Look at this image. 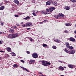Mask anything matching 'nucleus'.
I'll list each match as a JSON object with an SVG mask.
<instances>
[{
  "instance_id": "nucleus-4",
  "label": "nucleus",
  "mask_w": 76,
  "mask_h": 76,
  "mask_svg": "<svg viewBox=\"0 0 76 76\" xmlns=\"http://www.w3.org/2000/svg\"><path fill=\"white\" fill-rule=\"evenodd\" d=\"M26 26H32V23L30 22H27L26 23Z\"/></svg>"
},
{
  "instance_id": "nucleus-26",
  "label": "nucleus",
  "mask_w": 76,
  "mask_h": 76,
  "mask_svg": "<svg viewBox=\"0 0 76 76\" xmlns=\"http://www.w3.org/2000/svg\"><path fill=\"white\" fill-rule=\"evenodd\" d=\"M30 62H31L32 63H33L35 62V60H30Z\"/></svg>"
},
{
  "instance_id": "nucleus-42",
  "label": "nucleus",
  "mask_w": 76,
  "mask_h": 76,
  "mask_svg": "<svg viewBox=\"0 0 76 76\" xmlns=\"http://www.w3.org/2000/svg\"><path fill=\"white\" fill-rule=\"evenodd\" d=\"M59 61L60 63H63V61Z\"/></svg>"
},
{
  "instance_id": "nucleus-1",
  "label": "nucleus",
  "mask_w": 76,
  "mask_h": 76,
  "mask_svg": "<svg viewBox=\"0 0 76 76\" xmlns=\"http://www.w3.org/2000/svg\"><path fill=\"white\" fill-rule=\"evenodd\" d=\"M18 36V34H10L8 35L7 37L9 38H15L17 37Z\"/></svg>"
},
{
  "instance_id": "nucleus-20",
  "label": "nucleus",
  "mask_w": 76,
  "mask_h": 76,
  "mask_svg": "<svg viewBox=\"0 0 76 76\" xmlns=\"http://www.w3.org/2000/svg\"><path fill=\"white\" fill-rule=\"evenodd\" d=\"M14 2L15 3L17 4H19V1L17 0H15L14 1Z\"/></svg>"
},
{
  "instance_id": "nucleus-27",
  "label": "nucleus",
  "mask_w": 76,
  "mask_h": 76,
  "mask_svg": "<svg viewBox=\"0 0 76 76\" xmlns=\"http://www.w3.org/2000/svg\"><path fill=\"white\" fill-rule=\"evenodd\" d=\"M30 18L29 17H26V18H24V19H25L26 20H27V19H30Z\"/></svg>"
},
{
  "instance_id": "nucleus-13",
  "label": "nucleus",
  "mask_w": 76,
  "mask_h": 76,
  "mask_svg": "<svg viewBox=\"0 0 76 76\" xmlns=\"http://www.w3.org/2000/svg\"><path fill=\"white\" fill-rule=\"evenodd\" d=\"M65 25L66 26H71V25H72L70 23H65Z\"/></svg>"
},
{
  "instance_id": "nucleus-43",
  "label": "nucleus",
  "mask_w": 76,
  "mask_h": 76,
  "mask_svg": "<svg viewBox=\"0 0 76 76\" xmlns=\"http://www.w3.org/2000/svg\"><path fill=\"white\" fill-rule=\"evenodd\" d=\"M12 56H16V54L12 55Z\"/></svg>"
},
{
  "instance_id": "nucleus-10",
  "label": "nucleus",
  "mask_w": 76,
  "mask_h": 76,
  "mask_svg": "<svg viewBox=\"0 0 76 76\" xmlns=\"http://www.w3.org/2000/svg\"><path fill=\"white\" fill-rule=\"evenodd\" d=\"M53 40L55 42H58V43H60V42H61V41L59 40H58L57 39H56L55 40L53 39Z\"/></svg>"
},
{
  "instance_id": "nucleus-31",
  "label": "nucleus",
  "mask_w": 76,
  "mask_h": 76,
  "mask_svg": "<svg viewBox=\"0 0 76 76\" xmlns=\"http://www.w3.org/2000/svg\"><path fill=\"white\" fill-rule=\"evenodd\" d=\"M71 1L73 3H75L76 2V0H71Z\"/></svg>"
},
{
  "instance_id": "nucleus-28",
  "label": "nucleus",
  "mask_w": 76,
  "mask_h": 76,
  "mask_svg": "<svg viewBox=\"0 0 76 76\" xmlns=\"http://www.w3.org/2000/svg\"><path fill=\"white\" fill-rule=\"evenodd\" d=\"M53 48V49H56L57 48V47H56L55 46H52Z\"/></svg>"
},
{
  "instance_id": "nucleus-41",
  "label": "nucleus",
  "mask_w": 76,
  "mask_h": 76,
  "mask_svg": "<svg viewBox=\"0 0 76 76\" xmlns=\"http://www.w3.org/2000/svg\"><path fill=\"white\" fill-rule=\"evenodd\" d=\"M26 53H27V54H29L30 53V52H29V51H27Z\"/></svg>"
},
{
  "instance_id": "nucleus-46",
  "label": "nucleus",
  "mask_w": 76,
  "mask_h": 76,
  "mask_svg": "<svg viewBox=\"0 0 76 76\" xmlns=\"http://www.w3.org/2000/svg\"><path fill=\"white\" fill-rule=\"evenodd\" d=\"M27 30H30V28H28L27 29Z\"/></svg>"
},
{
  "instance_id": "nucleus-38",
  "label": "nucleus",
  "mask_w": 76,
  "mask_h": 76,
  "mask_svg": "<svg viewBox=\"0 0 76 76\" xmlns=\"http://www.w3.org/2000/svg\"><path fill=\"white\" fill-rule=\"evenodd\" d=\"M46 11L47 12H49V10L47 9H46Z\"/></svg>"
},
{
  "instance_id": "nucleus-8",
  "label": "nucleus",
  "mask_w": 76,
  "mask_h": 76,
  "mask_svg": "<svg viewBox=\"0 0 76 76\" xmlns=\"http://www.w3.org/2000/svg\"><path fill=\"white\" fill-rule=\"evenodd\" d=\"M64 9L66 10H70V7L69 6H65L64 7Z\"/></svg>"
},
{
  "instance_id": "nucleus-2",
  "label": "nucleus",
  "mask_w": 76,
  "mask_h": 76,
  "mask_svg": "<svg viewBox=\"0 0 76 76\" xmlns=\"http://www.w3.org/2000/svg\"><path fill=\"white\" fill-rule=\"evenodd\" d=\"M65 44L67 48H69L70 50H73V47L70 46L69 43L66 42V43Z\"/></svg>"
},
{
  "instance_id": "nucleus-25",
  "label": "nucleus",
  "mask_w": 76,
  "mask_h": 76,
  "mask_svg": "<svg viewBox=\"0 0 76 76\" xmlns=\"http://www.w3.org/2000/svg\"><path fill=\"white\" fill-rule=\"evenodd\" d=\"M53 5H55V6H57V3L56 2H54L53 3Z\"/></svg>"
},
{
  "instance_id": "nucleus-50",
  "label": "nucleus",
  "mask_w": 76,
  "mask_h": 76,
  "mask_svg": "<svg viewBox=\"0 0 76 76\" xmlns=\"http://www.w3.org/2000/svg\"><path fill=\"white\" fill-rule=\"evenodd\" d=\"M16 28H17V27L16 26H15V27H14V28H15V29H16Z\"/></svg>"
},
{
  "instance_id": "nucleus-56",
  "label": "nucleus",
  "mask_w": 76,
  "mask_h": 76,
  "mask_svg": "<svg viewBox=\"0 0 76 76\" xmlns=\"http://www.w3.org/2000/svg\"><path fill=\"white\" fill-rule=\"evenodd\" d=\"M75 27H76V24L75 25Z\"/></svg>"
},
{
  "instance_id": "nucleus-63",
  "label": "nucleus",
  "mask_w": 76,
  "mask_h": 76,
  "mask_svg": "<svg viewBox=\"0 0 76 76\" xmlns=\"http://www.w3.org/2000/svg\"><path fill=\"white\" fill-rule=\"evenodd\" d=\"M0 50H1V49H0Z\"/></svg>"
},
{
  "instance_id": "nucleus-57",
  "label": "nucleus",
  "mask_w": 76,
  "mask_h": 76,
  "mask_svg": "<svg viewBox=\"0 0 76 76\" xmlns=\"http://www.w3.org/2000/svg\"><path fill=\"white\" fill-rule=\"evenodd\" d=\"M61 76H64V75H61Z\"/></svg>"
},
{
  "instance_id": "nucleus-18",
  "label": "nucleus",
  "mask_w": 76,
  "mask_h": 76,
  "mask_svg": "<svg viewBox=\"0 0 76 76\" xmlns=\"http://www.w3.org/2000/svg\"><path fill=\"white\" fill-rule=\"evenodd\" d=\"M22 68H23V70H26V72H29V70H28L27 69H26V68H25L23 67H22Z\"/></svg>"
},
{
  "instance_id": "nucleus-16",
  "label": "nucleus",
  "mask_w": 76,
  "mask_h": 76,
  "mask_svg": "<svg viewBox=\"0 0 76 76\" xmlns=\"http://www.w3.org/2000/svg\"><path fill=\"white\" fill-rule=\"evenodd\" d=\"M68 66L71 69H73L74 67H73V66L72 65H68Z\"/></svg>"
},
{
  "instance_id": "nucleus-12",
  "label": "nucleus",
  "mask_w": 76,
  "mask_h": 76,
  "mask_svg": "<svg viewBox=\"0 0 76 76\" xmlns=\"http://www.w3.org/2000/svg\"><path fill=\"white\" fill-rule=\"evenodd\" d=\"M59 17H61V18H64V16L63 14L61 13L59 14Z\"/></svg>"
},
{
  "instance_id": "nucleus-3",
  "label": "nucleus",
  "mask_w": 76,
  "mask_h": 76,
  "mask_svg": "<svg viewBox=\"0 0 76 76\" xmlns=\"http://www.w3.org/2000/svg\"><path fill=\"white\" fill-rule=\"evenodd\" d=\"M32 56L34 58H37L38 56V54L36 53H34L32 55Z\"/></svg>"
},
{
  "instance_id": "nucleus-15",
  "label": "nucleus",
  "mask_w": 76,
  "mask_h": 76,
  "mask_svg": "<svg viewBox=\"0 0 76 76\" xmlns=\"http://www.w3.org/2000/svg\"><path fill=\"white\" fill-rule=\"evenodd\" d=\"M58 69L59 70H64V68L62 66L59 67Z\"/></svg>"
},
{
  "instance_id": "nucleus-51",
  "label": "nucleus",
  "mask_w": 76,
  "mask_h": 76,
  "mask_svg": "<svg viewBox=\"0 0 76 76\" xmlns=\"http://www.w3.org/2000/svg\"><path fill=\"white\" fill-rule=\"evenodd\" d=\"M74 33L75 34H76V30L74 31Z\"/></svg>"
},
{
  "instance_id": "nucleus-35",
  "label": "nucleus",
  "mask_w": 76,
  "mask_h": 76,
  "mask_svg": "<svg viewBox=\"0 0 76 76\" xmlns=\"http://www.w3.org/2000/svg\"><path fill=\"white\" fill-rule=\"evenodd\" d=\"M38 73H39V74H41V75H42V76H44V75H43V74H42V73L41 72H39Z\"/></svg>"
},
{
  "instance_id": "nucleus-36",
  "label": "nucleus",
  "mask_w": 76,
  "mask_h": 76,
  "mask_svg": "<svg viewBox=\"0 0 76 76\" xmlns=\"http://www.w3.org/2000/svg\"><path fill=\"white\" fill-rule=\"evenodd\" d=\"M30 41H33V40H34L33 39H32V38H31L30 39Z\"/></svg>"
},
{
  "instance_id": "nucleus-6",
  "label": "nucleus",
  "mask_w": 76,
  "mask_h": 76,
  "mask_svg": "<svg viewBox=\"0 0 76 76\" xmlns=\"http://www.w3.org/2000/svg\"><path fill=\"white\" fill-rule=\"evenodd\" d=\"M46 61H42V65H43L45 66H47L46 64Z\"/></svg>"
},
{
  "instance_id": "nucleus-48",
  "label": "nucleus",
  "mask_w": 76,
  "mask_h": 76,
  "mask_svg": "<svg viewBox=\"0 0 76 76\" xmlns=\"http://www.w3.org/2000/svg\"><path fill=\"white\" fill-rule=\"evenodd\" d=\"M2 34V32L0 31V34Z\"/></svg>"
},
{
  "instance_id": "nucleus-21",
  "label": "nucleus",
  "mask_w": 76,
  "mask_h": 76,
  "mask_svg": "<svg viewBox=\"0 0 76 76\" xmlns=\"http://www.w3.org/2000/svg\"><path fill=\"white\" fill-rule=\"evenodd\" d=\"M46 64L47 65H46V66H48V65L49 66H50V64H51L50 63L48 62V61H46Z\"/></svg>"
},
{
  "instance_id": "nucleus-5",
  "label": "nucleus",
  "mask_w": 76,
  "mask_h": 76,
  "mask_svg": "<svg viewBox=\"0 0 76 76\" xmlns=\"http://www.w3.org/2000/svg\"><path fill=\"white\" fill-rule=\"evenodd\" d=\"M55 10V8L54 7H50L49 9V10L50 12H53V10Z\"/></svg>"
},
{
  "instance_id": "nucleus-19",
  "label": "nucleus",
  "mask_w": 76,
  "mask_h": 76,
  "mask_svg": "<svg viewBox=\"0 0 76 76\" xmlns=\"http://www.w3.org/2000/svg\"><path fill=\"white\" fill-rule=\"evenodd\" d=\"M13 66L14 68H15V69H16V68L18 67V65L16 64H15L13 65Z\"/></svg>"
},
{
  "instance_id": "nucleus-61",
  "label": "nucleus",
  "mask_w": 76,
  "mask_h": 76,
  "mask_svg": "<svg viewBox=\"0 0 76 76\" xmlns=\"http://www.w3.org/2000/svg\"><path fill=\"white\" fill-rule=\"evenodd\" d=\"M0 6H1V4H0Z\"/></svg>"
},
{
  "instance_id": "nucleus-22",
  "label": "nucleus",
  "mask_w": 76,
  "mask_h": 76,
  "mask_svg": "<svg viewBox=\"0 0 76 76\" xmlns=\"http://www.w3.org/2000/svg\"><path fill=\"white\" fill-rule=\"evenodd\" d=\"M4 9V6H2L0 7V10H3V9Z\"/></svg>"
},
{
  "instance_id": "nucleus-59",
  "label": "nucleus",
  "mask_w": 76,
  "mask_h": 76,
  "mask_svg": "<svg viewBox=\"0 0 76 76\" xmlns=\"http://www.w3.org/2000/svg\"><path fill=\"white\" fill-rule=\"evenodd\" d=\"M44 76H47L45 75H44Z\"/></svg>"
},
{
  "instance_id": "nucleus-32",
  "label": "nucleus",
  "mask_w": 76,
  "mask_h": 76,
  "mask_svg": "<svg viewBox=\"0 0 76 76\" xmlns=\"http://www.w3.org/2000/svg\"><path fill=\"white\" fill-rule=\"evenodd\" d=\"M64 32L65 33H68V31H67V30H65L64 31Z\"/></svg>"
},
{
  "instance_id": "nucleus-54",
  "label": "nucleus",
  "mask_w": 76,
  "mask_h": 76,
  "mask_svg": "<svg viewBox=\"0 0 76 76\" xmlns=\"http://www.w3.org/2000/svg\"><path fill=\"white\" fill-rule=\"evenodd\" d=\"M1 44V40H0V44Z\"/></svg>"
},
{
  "instance_id": "nucleus-53",
  "label": "nucleus",
  "mask_w": 76,
  "mask_h": 76,
  "mask_svg": "<svg viewBox=\"0 0 76 76\" xmlns=\"http://www.w3.org/2000/svg\"><path fill=\"white\" fill-rule=\"evenodd\" d=\"M1 60V58L0 57V60Z\"/></svg>"
},
{
  "instance_id": "nucleus-47",
  "label": "nucleus",
  "mask_w": 76,
  "mask_h": 76,
  "mask_svg": "<svg viewBox=\"0 0 76 76\" xmlns=\"http://www.w3.org/2000/svg\"><path fill=\"white\" fill-rule=\"evenodd\" d=\"M19 24H17V26H19Z\"/></svg>"
},
{
  "instance_id": "nucleus-14",
  "label": "nucleus",
  "mask_w": 76,
  "mask_h": 76,
  "mask_svg": "<svg viewBox=\"0 0 76 76\" xmlns=\"http://www.w3.org/2000/svg\"><path fill=\"white\" fill-rule=\"evenodd\" d=\"M75 50H71L70 51H69V53L70 54H74L75 53Z\"/></svg>"
},
{
  "instance_id": "nucleus-24",
  "label": "nucleus",
  "mask_w": 76,
  "mask_h": 76,
  "mask_svg": "<svg viewBox=\"0 0 76 76\" xmlns=\"http://www.w3.org/2000/svg\"><path fill=\"white\" fill-rule=\"evenodd\" d=\"M47 45L46 44H44L42 45V46L44 47H47Z\"/></svg>"
},
{
  "instance_id": "nucleus-11",
  "label": "nucleus",
  "mask_w": 76,
  "mask_h": 76,
  "mask_svg": "<svg viewBox=\"0 0 76 76\" xmlns=\"http://www.w3.org/2000/svg\"><path fill=\"white\" fill-rule=\"evenodd\" d=\"M9 32L10 33H11V34H13V33H14V29H11L10 30Z\"/></svg>"
},
{
  "instance_id": "nucleus-30",
  "label": "nucleus",
  "mask_w": 76,
  "mask_h": 76,
  "mask_svg": "<svg viewBox=\"0 0 76 76\" xmlns=\"http://www.w3.org/2000/svg\"><path fill=\"white\" fill-rule=\"evenodd\" d=\"M22 26L23 27H25V26H26V24H23L22 25Z\"/></svg>"
},
{
  "instance_id": "nucleus-45",
  "label": "nucleus",
  "mask_w": 76,
  "mask_h": 76,
  "mask_svg": "<svg viewBox=\"0 0 76 76\" xmlns=\"http://www.w3.org/2000/svg\"><path fill=\"white\" fill-rule=\"evenodd\" d=\"M0 52H1V53H4V51H3L2 50H1L0 51Z\"/></svg>"
},
{
  "instance_id": "nucleus-29",
  "label": "nucleus",
  "mask_w": 76,
  "mask_h": 76,
  "mask_svg": "<svg viewBox=\"0 0 76 76\" xmlns=\"http://www.w3.org/2000/svg\"><path fill=\"white\" fill-rule=\"evenodd\" d=\"M65 51L67 53H69V51L68 50H67V49H65Z\"/></svg>"
},
{
  "instance_id": "nucleus-23",
  "label": "nucleus",
  "mask_w": 76,
  "mask_h": 76,
  "mask_svg": "<svg viewBox=\"0 0 76 76\" xmlns=\"http://www.w3.org/2000/svg\"><path fill=\"white\" fill-rule=\"evenodd\" d=\"M7 50L8 51H10L11 50V48H7Z\"/></svg>"
},
{
  "instance_id": "nucleus-9",
  "label": "nucleus",
  "mask_w": 76,
  "mask_h": 76,
  "mask_svg": "<svg viewBox=\"0 0 76 76\" xmlns=\"http://www.w3.org/2000/svg\"><path fill=\"white\" fill-rule=\"evenodd\" d=\"M41 13H42V14H43L44 15H47V13L46 11H41Z\"/></svg>"
},
{
  "instance_id": "nucleus-17",
  "label": "nucleus",
  "mask_w": 76,
  "mask_h": 76,
  "mask_svg": "<svg viewBox=\"0 0 76 76\" xmlns=\"http://www.w3.org/2000/svg\"><path fill=\"white\" fill-rule=\"evenodd\" d=\"M46 5H50L51 4V2L50 1H48L46 3Z\"/></svg>"
},
{
  "instance_id": "nucleus-52",
  "label": "nucleus",
  "mask_w": 76,
  "mask_h": 76,
  "mask_svg": "<svg viewBox=\"0 0 76 76\" xmlns=\"http://www.w3.org/2000/svg\"><path fill=\"white\" fill-rule=\"evenodd\" d=\"M29 64H32V62H29Z\"/></svg>"
},
{
  "instance_id": "nucleus-49",
  "label": "nucleus",
  "mask_w": 76,
  "mask_h": 76,
  "mask_svg": "<svg viewBox=\"0 0 76 76\" xmlns=\"http://www.w3.org/2000/svg\"><path fill=\"white\" fill-rule=\"evenodd\" d=\"M41 62H42V61H39V62H40V63H41Z\"/></svg>"
},
{
  "instance_id": "nucleus-39",
  "label": "nucleus",
  "mask_w": 76,
  "mask_h": 76,
  "mask_svg": "<svg viewBox=\"0 0 76 76\" xmlns=\"http://www.w3.org/2000/svg\"><path fill=\"white\" fill-rule=\"evenodd\" d=\"M15 17H18V16H19V15H15Z\"/></svg>"
},
{
  "instance_id": "nucleus-62",
  "label": "nucleus",
  "mask_w": 76,
  "mask_h": 76,
  "mask_svg": "<svg viewBox=\"0 0 76 76\" xmlns=\"http://www.w3.org/2000/svg\"><path fill=\"white\" fill-rule=\"evenodd\" d=\"M57 19H58V18H57Z\"/></svg>"
},
{
  "instance_id": "nucleus-44",
  "label": "nucleus",
  "mask_w": 76,
  "mask_h": 76,
  "mask_svg": "<svg viewBox=\"0 0 76 76\" xmlns=\"http://www.w3.org/2000/svg\"><path fill=\"white\" fill-rule=\"evenodd\" d=\"M11 54H15V53H13V52H12V53H11Z\"/></svg>"
},
{
  "instance_id": "nucleus-33",
  "label": "nucleus",
  "mask_w": 76,
  "mask_h": 76,
  "mask_svg": "<svg viewBox=\"0 0 76 76\" xmlns=\"http://www.w3.org/2000/svg\"><path fill=\"white\" fill-rule=\"evenodd\" d=\"M1 24L2 26H3V22H1Z\"/></svg>"
},
{
  "instance_id": "nucleus-58",
  "label": "nucleus",
  "mask_w": 76,
  "mask_h": 76,
  "mask_svg": "<svg viewBox=\"0 0 76 76\" xmlns=\"http://www.w3.org/2000/svg\"><path fill=\"white\" fill-rule=\"evenodd\" d=\"M23 23V22H22L21 23L22 24V23Z\"/></svg>"
},
{
  "instance_id": "nucleus-37",
  "label": "nucleus",
  "mask_w": 76,
  "mask_h": 76,
  "mask_svg": "<svg viewBox=\"0 0 76 76\" xmlns=\"http://www.w3.org/2000/svg\"><path fill=\"white\" fill-rule=\"evenodd\" d=\"M20 61H21L22 63H25V61H24L23 60H21Z\"/></svg>"
},
{
  "instance_id": "nucleus-40",
  "label": "nucleus",
  "mask_w": 76,
  "mask_h": 76,
  "mask_svg": "<svg viewBox=\"0 0 76 76\" xmlns=\"http://www.w3.org/2000/svg\"><path fill=\"white\" fill-rule=\"evenodd\" d=\"M47 21V20H44L43 22H46Z\"/></svg>"
},
{
  "instance_id": "nucleus-55",
  "label": "nucleus",
  "mask_w": 76,
  "mask_h": 76,
  "mask_svg": "<svg viewBox=\"0 0 76 76\" xmlns=\"http://www.w3.org/2000/svg\"><path fill=\"white\" fill-rule=\"evenodd\" d=\"M38 11H37L36 12V13H38Z\"/></svg>"
},
{
  "instance_id": "nucleus-60",
  "label": "nucleus",
  "mask_w": 76,
  "mask_h": 76,
  "mask_svg": "<svg viewBox=\"0 0 76 76\" xmlns=\"http://www.w3.org/2000/svg\"><path fill=\"white\" fill-rule=\"evenodd\" d=\"M50 1H52V0H50Z\"/></svg>"
},
{
  "instance_id": "nucleus-7",
  "label": "nucleus",
  "mask_w": 76,
  "mask_h": 76,
  "mask_svg": "<svg viewBox=\"0 0 76 76\" xmlns=\"http://www.w3.org/2000/svg\"><path fill=\"white\" fill-rule=\"evenodd\" d=\"M69 39L71 41H72V42H75V39L73 37H70L69 38Z\"/></svg>"
},
{
  "instance_id": "nucleus-34",
  "label": "nucleus",
  "mask_w": 76,
  "mask_h": 76,
  "mask_svg": "<svg viewBox=\"0 0 76 76\" xmlns=\"http://www.w3.org/2000/svg\"><path fill=\"white\" fill-rule=\"evenodd\" d=\"M32 14L34 16H36L37 15V14H36L34 12H33Z\"/></svg>"
}]
</instances>
